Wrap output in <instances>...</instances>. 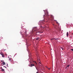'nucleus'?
Listing matches in <instances>:
<instances>
[{"instance_id":"obj_4","label":"nucleus","mask_w":73,"mask_h":73,"mask_svg":"<svg viewBox=\"0 0 73 73\" xmlns=\"http://www.w3.org/2000/svg\"><path fill=\"white\" fill-rule=\"evenodd\" d=\"M40 33V32H37L36 33V35H39Z\"/></svg>"},{"instance_id":"obj_18","label":"nucleus","mask_w":73,"mask_h":73,"mask_svg":"<svg viewBox=\"0 0 73 73\" xmlns=\"http://www.w3.org/2000/svg\"><path fill=\"white\" fill-rule=\"evenodd\" d=\"M35 66V68H36V69L37 70V68H36V66Z\"/></svg>"},{"instance_id":"obj_2","label":"nucleus","mask_w":73,"mask_h":73,"mask_svg":"<svg viewBox=\"0 0 73 73\" xmlns=\"http://www.w3.org/2000/svg\"><path fill=\"white\" fill-rule=\"evenodd\" d=\"M45 16H46L48 17L49 15H48V12L47 11L46 12V13H45Z\"/></svg>"},{"instance_id":"obj_15","label":"nucleus","mask_w":73,"mask_h":73,"mask_svg":"<svg viewBox=\"0 0 73 73\" xmlns=\"http://www.w3.org/2000/svg\"><path fill=\"white\" fill-rule=\"evenodd\" d=\"M9 60L10 61H11V59H9Z\"/></svg>"},{"instance_id":"obj_19","label":"nucleus","mask_w":73,"mask_h":73,"mask_svg":"<svg viewBox=\"0 0 73 73\" xmlns=\"http://www.w3.org/2000/svg\"><path fill=\"white\" fill-rule=\"evenodd\" d=\"M53 25H54V24H53Z\"/></svg>"},{"instance_id":"obj_16","label":"nucleus","mask_w":73,"mask_h":73,"mask_svg":"<svg viewBox=\"0 0 73 73\" xmlns=\"http://www.w3.org/2000/svg\"><path fill=\"white\" fill-rule=\"evenodd\" d=\"M71 50H72V51H73V49H72Z\"/></svg>"},{"instance_id":"obj_11","label":"nucleus","mask_w":73,"mask_h":73,"mask_svg":"<svg viewBox=\"0 0 73 73\" xmlns=\"http://www.w3.org/2000/svg\"><path fill=\"white\" fill-rule=\"evenodd\" d=\"M39 38H36V40H39Z\"/></svg>"},{"instance_id":"obj_9","label":"nucleus","mask_w":73,"mask_h":73,"mask_svg":"<svg viewBox=\"0 0 73 73\" xmlns=\"http://www.w3.org/2000/svg\"><path fill=\"white\" fill-rule=\"evenodd\" d=\"M1 71H2L3 72V71H4V69H3V68H2V69L1 70Z\"/></svg>"},{"instance_id":"obj_3","label":"nucleus","mask_w":73,"mask_h":73,"mask_svg":"<svg viewBox=\"0 0 73 73\" xmlns=\"http://www.w3.org/2000/svg\"><path fill=\"white\" fill-rule=\"evenodd\" d=\"M29 66H30V67H32V66H35V65H34V64H31L30 65H29Z\"/></svg>"},{"instance_id":"obj_24","label":"nucleus","mask_w":73,"mask_h":73,"mask_svg":"<svg viewBox=\"0 0 73 73\" xmlns=\"http://www.w3.org/2000/svg\"><path fill=\"white\" fill-rule=\"evenodd\" d=\"M72 35H73V33H72Z\"/></svg>"},{"instance_id":"obj_5","label":"nucleus","mask_w":73,"mask_h":73,"mask_svg":"<svg viewBox=\"0 0 73 73\" xmlns=\"http://www.w3.org/2000/svg\"><path fill=\"white\" fill-rule=\"evenodd\" d=\"M66 36H67V37H68V36H69V33H68V32H67Z\"/></svg>"},{"instance_id":"obj_26","label":"nucleus","mask_w":73,"mask_h":73,"mask_svg":"<svg viewBox=\"0 0 73 73\" xmlns=\"http://www.w3.org/2000/svg\"><path fill=\"white\" fill-rule=\"evenodd\" d=\"M5 68H6V67H5Z\"/></svg>"},{"instance_id":"obj_12","label":"nucleus","mask_w":73,"mask_h":73,"mask_svg":"<svg viewBox=\"0 0 73 73\" xmlns=\"http://www.w3.org/2000/svg\"><path fill=\"white\" fill-rule=\"evenodd\" d=\"M70 66V65H68L67 66V67L68 68V67H69Z\"/></svg>"},{"instance_id":"obj_28","label":"nucleus","mask_w":73,"mask_h":73,"mask_svg":"<svg viewBox=\"0 0 73 73\" xmlns=\"http://www.w3.org/2000/svg\"><path fill=\"white\" fill-rule=\"evenodd\" d=\"M41 27H42V26H41Z\"/></svg>"},{"instance_id":"obj_10","label":"nucleus","mask_w":73,"mask_h":73,"mask_svg":"<svg viewBox=\"0 0 73 73\" xmlns=\"http://www.w3.org/2000/svg\"><path fill=\"white\" fill-rule=\"evenodd\" d=\"M2 57H4V54H3L2 55Z\"/></svg>"},{"instance_id":"obj_7","label":"nucleus","mask_w":73,"mask_h":73,"mask_svg":"<svg viewBox=\"0 0 73 73\" xmlns=\"http://www.w3.org/2000/svg\"><path fill=\"white\" fill-rule=\"evenodd\" d=\"M56 40V39L55 38H53L51 39V40Z\"/></svg>"},{"instance_id":"obj_14","label":"nucleus","mask_w":73,"mask_h":73,"mask_svg":"<svg viewBox=\"0 0 73 73\" xmlns=\"http://www.w3.org/2000/svg\"><path fill=\"white\" fill-rule=\"evenodd\" d=\"M61 48L62 49V50H63V47H61Z\"/></svg>"},{"instance_id":"obj_21","label":"nucleus","mask_w":73,"mask_h":73,"mask_svg":"<svg viewBox=\"0 0 73 73\" xmlns=\"http://www.w3.org/2000/svg\"><path fill=\"white\" fill-rule=\"evenodd\" d=\"M2 39H3V37H2Z\"/></svg>"},{"instance_id":"obj_1","label":"nucleus","mask_w":73,"mask_h":73,"mask_svg":"<svg viewBox=\"0 0 73 73\" xmlns=\"http://www.w3.org/2000/svg\"><path fill=\"white\" fill-rule=\"evenodd\" d=\"M51 19H50V20H53L54 19L53 16L52 15H51Z\"/></svg>"},{"instance_id":"obj_20","label":"nucleus","mask_w":73,"mask_h":73,"mask_svg":"<svg viewBox=\"0 0 73 73\" xmlns=\"http://www.w3.org/2000/svg\"><path fill=\"white\" fill-rule=\"evenodd\" d=\"M66 68H67V67H66Z\"/></svg>"},{"instance_id":"obj_27","label":"nucleus","mask_w":73,"mask_h":73,"mask_svg":"<svg viewBox=\"0 0 73 73\" xmlns=\"http://www.w3.org/2000/svg\"><path fill=\"white\" fill-rule=\"evenodd\" d=\"M7 65H8V64H7Z\"/></svg>"},{"instance_id":"obj_6","label":"nucleus","mask_w":73,"mask_h":73,"mask_svg":"<svg viewBox=\"0 0 73 73\" xmlns=\"http://www.w3.org/2000/svg\"><path fill=\"white\" fill-rule=\"evenodd\" d=\"M33 62H35V64H36V65H37V62H36V61H33Z\"/></svg>"},{"instance_id":"obj_17","label":"nucleus","mask_w":73,"mask_h":73,"mask_svg":"<svg viewBox=\"0 0 73 73\" xmlns=\"http://www.w3.org/2000/svg\"><path fill=\"white\" fill-rule=\"evenodd\" d=\"M70 32H70H69V35H70V33H71V32Z\"/></svg>"},{"instance_id":"obj_8","label":"nucleus","mask_w":73,"mask_h":73,"mask_svg":"<svg viewBox=\"0 0 73 73\" xmlns=\"http://www.w3.org/2000/svg\"><path fill=\"white\" fill-rule=\"evenodd\" d=\"M3 65H5V62H3Z\"/></svg>"},{"instance_id":"obj_13","label":"nucleus","mask_w":73,"mask_h":73,"mask_svg":"<svg viewBox=\"0 0 73 73\" xmlns=\"http://www.w3.org/2000/svg\"><path fill=\"white\" fill-rule=\"evenodd\" d=\"M0 54L2 55L4 54H3V53H0Z\"/></svg>"},{"instance_id":"obj_25","label":"nucleus","mask_w":73,"mask_h":73,"mask_svg":"<svg viewBox=\"0 0 73 73\" xmlns=\"http://www.w3.org/2000/svg\"><path fill=\"white\" fill-rule=\"evenodd\" d=\"M35 31H36V30H35Z\"/></svg>"},{"instance_id":"obj_22","label":"nucleus","mask_w":73,"mask_h":73,"mask_svg":"<svg viewBox=\"0 0 73 73\" xmlns=\"http://www.w3.org/2000/svg\"><path fill=\"white\" fill-rule=\"evenodd\" d=\"M36 73H38V72H37Z\"/></svg>"},{"instance_id":"obj_23","label":"nucleus","mask_w":73,"mask_h":73,"mask_svg":"<svg viewBox=\"0 0 73 73\" xmlns=\"http://www.w3.org/2000/svg\"><path fill=\"white\" fill-rule=\"evenodd\" d=\"M39 63H40V64H41V63H40V62H39Z\"/></svg>"}]
</instances>
